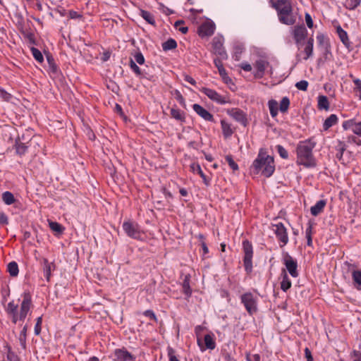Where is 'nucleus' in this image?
Returning a JSON list of instances; mask_svg holds the SVG:
<instances>
[{
  "label": "nucleus",
  "instance_id": "nucleus-1",
  "mask_svg": "<svg viewBox=\"0 0 361 361\" xmlns=\"http://www.w3.org/2000/svg\"><path fill=\"white\" fill-rule=\"evenodd\" d=\"M315 145L316 142L312 139L300 142L296 147L297 164L307 168L315 166L316 162L312 153Z\"/></svg>",
  "mask_w": 361,
  "mask_h": 361
},
{
  "label": "nucleus",
  "instance_id": "nucleus-2",
  "mask_svg": "<svg viewBox=\"0 0 361 361\" xmlns=\"http://www.w3.org/2000/svg\"><path fill=\"white\" fill-rule=\"evenodd\" d=\"M273 7L277 11L279 21L287 25H292L296 21L293 13L291 4L287 0H277L272 3Z\"/></svg>",
  "mask_w": 361,
  "mask_h": 361
},
{
  "label": "nucleus",
  "instance_id": "nucleus-3",
  "mask_svg": "<svg viewBox=\"0 0 361 361\" xmlns=\"http://www.w3.org/2000/svg\"><path fill=\"white\" fill-rule=\"evenodd\" d=\"M252 166L256 173L259 171L265 177H270L275 170L274 158L260 150L257 159L253 161Z\"/></svg>",
  "mask_w": 361,
  "mask_h": 361
},
{
  "label": "nucleus",
  "instance_id": "nucleus-4",
  "mask_svg": "<svg viewBox=\"0 0 361 361\" xmlns=\"http://www.w3.org/2000/svg\"><path fill=\"white\" fill-rule=\"evenodd\" d=\"M23 298L20 312L9 314L11 317L12 322L14 324H16L18 320L23 321L30 311L32 297L30 292H25L23 295Z\"/></svg>",
  "mask_w": 361,
  "mask_h": 361
},
{
  "label": "nucleus",
  "instance_id": "nucleus-5",
  "mask_svg": "<svg viewBox=\"0 0 361 361\" xmlns=\"http://www.w3.org/2000/svg\"><path fill=\"white\" fill-rule=\"evenodd\" d=\"M243 252V265L247 274L252 271L253 246L248 240H244L242 243Z\"/></svg>",
  "mask_w": 361,
  "mask_h": 361
},
{
  "label": "nucleus",
  "instance_id": "nucleus-6",
  "mask_svg": "<svg viewBox=\"0 0 361 361\" xmlns=\"http://www.w3.org/2000/svg\"><path fill=\"white\" fill-rule=\"evenodd\" d=\"M293 38L297 46L298 50L300 51L303 45L305 39H307V30L305 25H296L292 29L291 32Z\"/></svg>",
  "mask_w": 361,
  "mask_h": 361
},
{
  "label": "nucleus",
  "instance_id": "nucleus-7",
  "mask_svg": "<svg viewBox=\"0 0 361 361\" xmlns=\"http://www.w3.org/2000/svg\"><path fill=\"white\" fill-rule=\"evenodd\" d=\"M240 301L243 304L247 312L253 314L257 310V299L250 292H247L240 296Z\"/></svg>",
  "mask_w": 361,
  "mask_h": 361
},
{
  "label": "nucleus",
  "instance_id": "nucleus-8",
  "mask_svg": "<svg viewBox=\"0 0 361 361\" xmlns=\"http://www.w3.org/2000/svg\"><path fill=\"white\" fill-rule=\"evenodd\" d=\"M122 227L128 237L135 240H142L143 233L141 231L137 224H135L130 221H124Z\"/></svg>",
  "mask_w": 361,
  "mask_h": 361
},
{
  "label": "nucleus",
  "instance_id": "nucleus-9",
  "mask_svg": "<svg viewBox=\"0 0 361 361\" xmlns=\"http://www.w3.org/2000/svg\"><path fill=\"white\" fill-rule=\"evenodd\" d=\"M273 231L278 240L281 243V247H283L288 243V235L287 229L283 223L272 224Z\"/></svg>",
  "mask_w": 361,
  "mask_h": 361
},
{
  "label": "nucleus",
  "instance_id": "nucleus-10",
  "mask_svg": "<svg viewBox=\"0 0 361 361\" xmlns=\"http://www.w3.org/2000/svg\"><path fill=\"white\" fill-rule=\"evenodd\" d=\"M313 48L314 39L312 37H310L307 39L305 42H304L302 48L298 51L299 52L296 56L297 58L302 57L303 60H307L313 55Z\"/></svg>",
  "mask_w": 361,
  "mask_h": 361
},
{
  "label": "nucleus",
  "instance_id": "nucleus-11",
  "mask_svg": "<svg viewBox=\"0 0 361 361\" xmlns=\"http://www.w3.org/2000/svg\"><path fill=\"white\" fill-rule=\"evenodd\" d=\"M200 92L207 95L211 100L219 104H225L229 102V100L226 97L221 96L214 90L207 88V87H202L200 89Z\"/></svg>",
  "mask_w": 361,
  "mask_h": 361
},
{
  "label": "nucleus",
  "instance_id": "nucleus-12",
  "mask_svg": "<svg viewBox=\"0 0 361 361\" xmlns=\"http://www.w3.org/2000/svg\"><path fill=\"white\" fill-rule=\"evenodd\" d=\"M224 39L222 37H214L212 40V48L215 54L221 59H226L228 55L224 48Z\"/></svg>",
  "mask_w": 361,
  "mask_h": 361
},
{
  "label": "nucleus",
  "instance_id": "nucleus-13",
  "mask_svg": "<svg viewBox=\"0 0 361 361\" xmlns=\"http://www.w3.org/2000/svg\"><path fill=\"white\" fill-rule=\"evenodd\" d=\"M283 264L291 276L295 278L298 276L297 261L288 253L284 256Z\"/></svg>",
  "mask_w": 361,
  "mask_h": 361
},
{
  "label": "nucleus",
  "instance_id": "nucleus-14",
  "mask_svg": "<svg viewBox=\"0 0 361 361\" xmlns=\"http://www.w3.org/2000/svg\"><path fill=\"white\" fill-rule=\"evenodd\" d=\"M227 113L229 116H231L234 120L237 122L240 123L243 126H246L247 125V118L246 114L240 109L238 108H232L227 111Z\"/></svg>",
  "mask_w": 361,
  "mask_h": 361
},
{
  "label": "nucleus",
  "instance_id": "nucleus-15",
  "mask_svg": "<svg viewBox=\"0 0 361 361\" xmlns=\"http://www.w3.org/2000/svg\"><path fill=\"white\" fill-rule=\"evenodd\" d=\"M347 264L349 271H350L351 272L354 287L357 290H361V270L355 269V265L353 264H351L350 263H347Z\"/></svg>",
  "mask_w": 361,
  "mask_h": 361
},
{
  "label": "nucleus",
  "instance_id": "nucleus-16",
  "mask_svg": "<svg viewBox=\"0 0 361 361\" xmlns=\"http://www.w3.org/2000/svg\"><path fill=\"white\" fill-rule=\"evenodd\" d=\"M192 109L199 116H200L204 121L214 122L213 115L206 109L202 107L201 105L198 104H194L192 105Z\"/></svg>",
  "mask_w": 361,
  "mask_h": 361
},
{
  "label": "nucleus",
  "instance_id": "nucleus-17",
  "mask_svg": "<svg viewBox=\"0 0 361 361\" xmlns=\"http://www.w3.org/2000/svg\"><path fill=\"white\" fill-rule=\"evenodd\" d=\"M33 144L34 143L32 141L24 143L19 140H16L15 149L16 154L20 157L24 156Z\"/></svg>",
  "mask_w": 361,
  "mask_h": 361
},
{
  "label": "nucleus",
  "instance_id": "nucleus-18",
  "mask_svg": "<svg viewBox=\"0 0 361 361\" xmlns=\"http://www.w3.org/2000/svg\"><path fill=\"white\" fill-rule=\"evenodd\" d=\"M117 361H133L135 357L126 349H116L114 352Z\"/></svg>",
  "mask_w": 361,
  "mask_h": 361
},
{
  "label": "nucleus",
  "instance_id": "nucleus-19",
  "mask_svg": "<svg viewBox=\"0 0 361 361\" xmlns=\"http://www.w3.org/2000/svg\"><path fill=\"white\" fill-rule=\"evenodd\" d=\"M215 30V25L212 23H203L199 27V35L202 37L211 36L214 34Z\"/></svg>",
  "mask_w": 361,
  "mask_h": 361
},
{
  "label": "nucleus",
  "instance_id": "nucleus-20",
  "mask_svg": "<svg viewBox=\"0 0 361 361\" xmlns=\"http://www.w3.org/2000/svg\"><path fill=\"white\" fill-rule=\"evenodd\" d=\"M221 59H215L214 60V63L215 66L217 68L218 71L221 77L222 78V80L224 82L228 83L231 82V79L228 76V74L226 73V69L224 68L223 63L221 62Z\"/></svg>",
  "mask_w": 361,
  "mask_h": 361
},
{
  "label": "nucleus",
  "instance_id": "nucleus-21",
  "mask_svg": "<svg viewBox=\"0 0 361 361\" xmlns=\"http://www.w3.org/2000/svg\"><path fill=\"white\" fill-rule=\"evenodd\" d=\"M171 116L177 121L183 123L185 122V113L178 109L176 106H173L170 110Z\"/></svg>",
  "mask_w": 361,
  "mask_h": 361
},
{
  "label": "nucleus",
  "instance_id": "nucleus-22",
  "mask_svg": "<svg viewBox=\"0 0 361 361\" xmlns=\"http://www.w3.org/2000/svg\"><path fill=\"white\" fill-rule=\"evenodd\" d=\"M268 62L262 59L257 60L255 62V67L257 69V72L255 74V78H261L263 77Z\"/></svg>",
  "mask_w": 361,
  "mask_h": 361
},
{
  "label": "nucleus",
  "instance_id": "nucleus-23",
  "mask_svg": "<svg viewBox=\"0 0 361 361\" xmlns=\"http://www.w3.org/2000/svg\"><path fill=\"white\" fill-rule=\"evenodd\" d=\"M326 204V200H320L317 201V203L310 208L311 214L314 216H318L323 212Z\"/></svg>",
  "mask_w": 361,
  "mask_h": 361
},
{
  "label": "nucleus",
  "instance_id": "nucleus-24",
  "mask_svg": "<svg viewBox=\"0 0 361 361\" xmlns=\"http://www.w3.org/2000/svg\"><path fill=\"white\" fill-rule=\"evenodd\" d=\"M43 264L44 276L47 281H49L51 271L55 269L56 266L54 262H49L47 259H43Z\"/></svg>",
  "mask_w": 361,
  "mask_h": 361
},
{
  "label": "nucleus",
  "instance_id": "nucleus-25",
  "mask_svg": "<svg viewBox=\"0 0 361 361\" xmlns=\"http://www.w3.org/2000/svg\"><path fill=\"white\" fill-rule=\"evenodd\" d=\"M190 169L193 173H197L202 178L204 183L206 185H209V179L203 173L200 166L198 164L193 163L190 165Z\"/></svg>",
  "mask_w": 361,
  "mask_h": 361
},
{
  "label": "nucleus",
  "instance_id": "nucleus-26",
  "mask_svg": "<svg viewBox=\"0 0 361 361\" xmlns=\"http://www.w3.org/2000/svg\"><path fill=\"white\" fill-rule=\"evenodd\" d=\"M338 122V117L336 114H331L324 122V130H329L331 127L336 124Z\"/></svg>",
  "mask_w": 361,
  "mask_h": 361
},
{
  "label": "nucleus",
  "instance_id": "nucleus-27",
  "mask_svg": "<svg viewBox=\"0 0 361 361\" xmlns=\"http://www.w3.org/2000/svg\"><path fill=\"white\" fill-rule=\"evenodd\" d=\"M222 133L225 138H228L232 135L233 131L231 128V124L225 120L221 121Z\"/></svg>",
  "mask_w": 361,
  "mask_h": 361
},
{
  "label": "nucleus",
  "instance_id": "nucleus-28",
  "mask_svg": "<svg viewBox=\"0 0 361 361\" xmlns=\"http://www.w3.org/2000/svg\"><path fill=\"white\" fill-rule=\"evenodd\" d=\"M1 197L3 202L7 205H11L16 201L13 193L9 191L3 192Z\"/></svg>",
  "mask_w": 361,
  "mask_h": 361
},
{
  "label": "nucleus",
  "instance_id": "nucleus-29",
  "mask_svg": "<svg viewBox=\"0 0 361 361\" xmlns=\"http://www.w3.org/2000/svg\"><path fill=\"white\" fill-rule=\"evenodd\" d=\"M7 270L11 276H17L19 272L18 264L14 261L9 262L7 265Z\"/></svg>",
  "mask_w": 361,
  "mask_h": 361
},
{
  "label": "nucleus",
  "instance_id": "nucleus-30",
  "mask_svg": "<svg viewBox=\"0 0 361 361\" xmlns=\"http://www.w3.org/2000/svg\"><path fill=\"white\" fill-rule=\"evenodd\" d=\"M28 326L27 324H25L22 331L20 333L19 335V342L20 345L23 349L26 348V338H27V331Z\"/></svg>",
  "mask_w": 361,
  "mask_h": 361
},
{
  "label": "nucleus",
  "instance_id": "nucleus-31",
  "mask_svg": "<svg viewBox=\"0 0 361 361\" xmlns=\"http://www.w3.org/2000/svg\"><path fill=\"white\" fill-rule=\"evenodd\" d=\"M336 31L341 41L347 46L350 43L347 32L341 26L337 27Z\"/></svg>",
  "mask_w": 361,
  "mask_h": 361
},
{
  "label": "nucleus",
  "instance_id": "nucleus-32",
  "mask_svg": "<svg viewBox=\"0 0 361 361\" xmlns=\"http://www.w3.org/2000/svg\"><path fill=\"white\" fill-rule=\"evenodd\" d=\"M290 287H291V281L289 279L287 274L284 271L283 274V279H282V281L281 282V288L284 292H286Z\"/></svg>",
  "mask_w": 361,
  "mask_h": 361
},
{
  "label": "nucleus",
  "instance_id": "nucleus-33",
  "mask_svg": "<svg viewBox=\"0 0 361 361\" xmlns=\"http://www.w3.org/2000/svg\"><path fill=\"white\" fill-rule=\"evenodd\" d=\"M318 108L319 109L328 110L329 108V102L327 97L321 95L318 97Z\"/></svg>",
  "mask_w": 361,
  "mask_h": 361
},
{
  "label": "nucleus",
  "instance_id": "nucleus-34",
  "mask_svg": "<svg viewBox=\"0 0 361 361\" xmlns=\"http://www.w3.org/2000/svg\"><path fill=\"white\" fill-rule=\"evenodd\" d=\"M268 106L271 117L274 118L278 114V103L276 100L271 99L268 102Z\"/></svg>",
  "mask_w": 361,
  "mask_h": 361
},
{
  "label": "nucleus",
  "instance_id": "nucleus-35",
  "mask_svg": "<svg viewBox=\"0 0 361 361\" xmlns=\"http://www.w3.org/2000/svg\"><path fill=\"white\" fill-rule=\"evenodd\" d=\"M140 16L150 25L155 24L154 16L150 12L145 10H141Z\"/></svg>",
  "mask_w": 361,
  "mask_h": 361
},
{
  "label": "nucleus",
  "instance_id": "nucleus-36",
  "mask_svg": "<svg viewBox=\"0 0 361 361\" xmlns=\"http://www.w3.org/2000/svg\"><path fill=\"white\" fill-rule=\"evenodd\" d=\"M177 47V43L173 39H169L162 44V48L164 51L171 50Z\"/></svg>",
  "mask_w": 361,
  "mask_h": 361
},
{
  "label": "nucleus",
  "instance_id": "nucleus-37",
  "mask_svg": "<svg viewBox=\"0 0 361 361\" xmlns=\"http://www.w3.org/2000/svg\"><path fill=\"white\" fill-rule=\"evenodd\" d=\"M204 341L207 348L210 350H213L215 348L216 343L211 335L206 334L204 336Z\"/></svg>",
  "mask_w": 361,
  "mask_h": 361
},
{
  "label": "nucleus",
  "instance_id": "nucleus-38",
  "mask_svg": "<svg viewBox=\"0 0 361 361\" xmlns=\"http://www.w3.org/2000/svg\"><path fill=\"white\" fill-rule=\"evenodd\" d=\"M182 287L183 293L190 297L192 293V290L190 286V279L188 276H185V279L183 280Z\"/></svg>",
  "mask_w": 361,
  "mask_h": 361
},
{
  "label": "nucleus",
  "instance_id": "nucleus-39",
  "mask_svg": "<svg viewBox=\"0 0 361 361\" xmlns=\"http://www.w3.org/2000/svg\"><path fill=\"white\" fill-rule=\"evenodd\" d=\"M49 225L50 228L57 233H62L64 231V228L63 227V226L59 224L58 222L50 221L49 223Z\"/></svg>",
  "mask_w": 361,
  "mask_h": 361
},
{
  "label": "nucleus",
  "instance_id": "nucleus-40",
  "mask_svg": "<svg viewBox=\"0 0 361 361\" xmlns=\"http://www.w3.org/2000/svg\"><path fill=\"white\" fill-rule=\"evenodd\" d=\"M173 95L174 96L175 99L179 102V104L184 108L186 107L185 100L184 97H183L180 92L178 90H175L173 92H172Z\"/></svg>",
  "mask_w": 361,
  "mask_h": 361
},
{
  "label": "nucleus",
  "instance_id": "nucleus-41",
  "mask_svg": "<svg viewBox=\"0 0 361 361\" xmlns=\"http://www.w3.org/2000/svg\"><path fill=\"white\" fill-rule=\"evenodd\" d=\"M30 51L32 52L33 57L35 58V59L37 61H38L39 63L43 62V61H44L43 55H42V52L38 49H37L35 47H31Z\"/></svg>",
  "mask_w": 361,
  "mask_h": 361
},
{
  "label": "nucleus",
  "instance_id": "nucleus-42",
  "mask_svg": "<svg viewBox=\"0 0 361 361\" xmlns=\"http://www.w3.org/2000/svg\"><path fill=\"white\" fill-rule=\"evenodd\" d=\"M361 0H346L345 7L348 10L355 9L360 4Z\"/></svg>",
  "mask_w": 361,
  "mask_h": 361
},
{
  "label": "nucleus",
  "instance_id": "nucleus-43",
  "mask_svg": "<svg viewBox=\"0 0 361 361\" xmlns=\"http://www.w3.org/2000/svg\"><path fill=\"white\" fill-rule=\"evenodd\" d=\"M290 105V100L287 97H284L281 102L279 106V109L282 113H285L288 111Z\"/></svg>",
  "mask_w": 361,
  "mask_h": 361
},
{
  "label": "nucleus",
  "instance_id": "nucleus-44",
  "mask_svg": "<svg viewBox=\"0 0 361 361\" xmlns=\"http://www.w3.org/2000/svg\"><path fill=\"white\" fill-rule=\"evenodd\" d=\"M48 71L49 74L54 77L58 76L60 73V71L55 62L48 65Z\"/></svg>",
  "mask_w": 361,
  "mask_h": 361
},
{
  "label": "nucleus",
  "instance_id": "nucleus-45",
  "mask_svg": "<svg viewBox=\"0 0 361 361\" xmlns=\"http://www.w3.org/2000/svg\"><path fill=\"white\" fill-rule=\"evenodd\" d=\"M129 66L132 71L137 75L141 76L142 75V73L141 71V69L138 67V66L136 64L135 61L130 59L129 61Z\"/></svg>",
  "mask_w": 361,
  "mask_h": 361
},
{
  "label": "nucleus",
  "instance_id": "nucleus-46",
  "mask_svg": "<svg viewBox=\"0 0 361 361\" xmlns=\"http://www.w3.org/2000/svg\"><path fill=\"white\" fill-rule=\"evenodd\" d=\"M336 148H337V150L338 152L337 153V154H336V157L338 159H341L342 158V157H343V152L346 149V146H345L344 142H343L341 141H338V145L336 147Z\"/></svg>",
  "mask_w": 361,
  "mask_h": 361
},
{
  "label": "nucleus",
  "instance_id": "nucleus-47",
  "mask_svg": "<svg viewBox=\"0 0 361 361\" xmlns=\"http://www.w3.org/2000/svg\"><path fill=\"white\" fill-rule=\"evenodd\" d=\"M18 307L17 304H15L14 301H11L8 303L6 312L8 314H13L18 312Z\"/></svg>",
  "mask_w": 361,
  "mask_h": 361
},
{
  "label": "nucleus",
  "instance_id": "nucleus-48",
  "mask_svg": "<svg viewBox=\"0 0 361 361\" xmlns=\"http://www.w3.org/2000/svg\"><path fill=\"white\" fill-rule=\"evenodd\" d=\"M355 124H356V122L355 121L354 119H350V120L345 121L343 123L342 126L345 130L351 129L352 131H353V128L355 127Z\"/></svg>",
  "mask_w": 361,
  "mask_h": 361
},
{
  "label": "nucleus",
  "instance_id": "nucleus-49",
  "mask_svg": "<svg viewBox=\"0 0 361 361\" xmlns=\"http://www.w3.org/2000/svg\"><path fill=\"white\" fill-rule=\"evenodd\" d=\"M227 163L228 164L231 169H233V171H237L238 170V164L234 161L233 157L231 155H226L225 157Z\"/></svg>",
  "mask_w": 361,
  "mask_h": 361
},
{
  "label": "nucleus",
  "instance_id": "nucleus-50",
  "mask_svg": "<svg viewBox=\"0 0 361 361\" xmlns=\"http://www.w3.org/2000/svg\"><path fill=\"white\" fill-rule=\"evenodd\" d=\"M167 353H168V357H169V361H180L177 358V357L176 355V351L173 348L169 346L167 348Z\"/></svg>",
  "mask_w": 361,
  "mask_h": 361
},
{
  "label": "nucleus",
  "instance_id": "nucleus-51",
  "mask_svg": "<svg viewBox=\"0 0 361 361\" xmlns=\"http://www.w3.org/2000/svg\"><path fill=\"white\" fill-rule=\"evenodd\" d=\"M277 152L280 157L283 159H288V153L287 150L281 145H279L276 147Z\"/></svg>",
  "mask_w": 361,
  "mask_h": 361
},
{
  "label": "nucleus",
  "instance_id": "nucleus-52",
  "mask_svg": "<svg viewBox=\"0 0 361 361\" xmlns=\"http://www.w3.org/2000/svg\"><path fill=\"white\" fill-rule=\"evenodd\" d=\"M295 87L302 91H306L308 87V82L307 80H300L295 84Z\"/></svg>",
  "mask_w": 361,
  "mask_h": 361
},
{
  "label": "nucleus",
  "instance_id": "nucleus-53",
  "mask_svg": "<svg viewBox=\"0 0 361 361\" xmlns=\"http://www.w3.org/2000/svg\"><path fill=\"white\" fill-rule=\"evenodd\" d=\"M0 97L6 102H8L11 99V95L8 92H7L5 90L0 87Z\"/></svg>",
  "mask_w": 361,
  "mask_h": 361
},
{
  "label": "nucleus",
  "instance_id": "nucleus-54",
  "mask_svg": "<svg viewBox=\"0 0 361 361\" xmlns=\"http://www.w3.org/2000/svg\"><path fill=\"white\" fill-rule=\"evenodd\" d=\"M135 61L140 65H142L145 63V58L143 54L141 52H137L135 56Z\"/></svg>",
  "mask_w": 361,
  "mask_h": 361
},
{
  "label": "nucleus",
  "instance_id": "nucleus-55",
  "mask_svg": "<svg viewBox=\"0 0 361 361\" xmlns=\"http://www.w3.org/2000/svg\"><path fill=\"white\" fill-rule=\"evenodd\" d=\"M42 322V317H39L37 319V322H36L35 326V334L36 335H39L41 332Z\"/></svg>",
  "mask_w": 361,
  "mask_h": 361
},
{
  "label": "nucleus",
  "instance_id": "nucleus-56",
  "mask_svg": "<svg viewBox=\"0 0 361 361\" xmlns=\"http://www.w3.org/2000/svg\"><path fill=\"white\" fill-rule=\"evenodd\" d=\"M353 83L355 85V88L359 92V98L361 99V80L359 78H355L353 79Z\"/></svg>",
  "mask_w": 361,
  "mask_h": 361
},
{
  "label": "nucleus",
  "instance_id": "nucleus-57",
  "mask_svg": "<svg viewBox=\"0 0 361 361\" xmlns=\"http://www.w3.org/2000/svg\"><path fill=\"white\" fill-rule=\"evenodd\" d=\"M305 22H306L307 26L309 28H312L313 27V20H312L311 16L308 13H306L305 16Z\"/></svg>",
  "mask_w": 361,
  "mask_h": 361
},
{
  "label": "nucleus",
  "instance_id": "nucleus-58",
  "mask_svg": "<svg viewBox=\"0 0 361 361\" xmlns=\"http://www.w3.org/2000/svg\"><path fill=\"white\" fill-rule=\"evenodd\" d=\"M7 359L9 361H20L18 355H16L15 353L11 352L10 350L8 351V353L7 354Z\"/></svg>",
  "mask_w": 361,
  "mask_h": 361
},
{
  "label": "nucleus",
  "instance_id": "nucleus-59",
  "mask_svg": "<svg viewBox=\"0 0 361 361\" xmlns=\"http://www.w3.org/2000/svg\"><path fill=\"white\" fill-rule=\"evenodd\" d=\"M143 314L146 317H149L152 320L157 321V319L155 314L154 313V312L152 310H145Z\"/></svg>",
  "mask_w": 361,
  "mask_h": 361
},
{
  "label": "nucleus",
  "instance_id": "nucleus-60",
  "mask_svg": "<svg viewBox=\"0 0 361 361\" xmlns=\"http://www.w3.org/2000/svg\"><path fill=\"white\" fill-rule=\"evenodd\" d=\"M0 224L3 225L8 224V218L4 212L0 213Z\"/></svg>",
  "mask_w": 361,
  "mask_h": 361
},
{
  "label": "nucleus",
  "instance_id": "nucleus-61",
  "mask_svg": "<svg viewBox=\"0 0 361 361\" xmlns=\"http://www.w3.org/2000/svg\"><path fill=\"white\" fill-rule=\"evenodd\" d=\"M353 132L361 137V122L356 123Z\"/></svg>",
  "mask_w": 361,
  "mask_h": 361
},
{
  "label": "nucleus",
  "instance_id": "nucleus-62",
  "mask_svg": "<svg viewBox=\"0 0 361 361\" xmlns=\"http://www.w3.org/2000/svg\"><path fill=\"white\" fill-rule=\"evenodd\" d=\"M348 141L349 142H353V143L356 144L357 145H360L361 146V140L358 139L355 136H350V137H348Z\"/></svg>",
  "mask_w": 361,
  "mask_h": 361
},
{
  "label": "nucleus",
  "instance_id": "nucleus-63",
  "mask_svg": "<svg viewBox=\"0 0 361 361\" xmlns=\"http://www.w3.org/2000/svg\"><path fill=\"white\" fill-rule=\"evenodd\" d=\"M240 67L244 70L245 71H247V72H249V71H252V66L247 63V62H243L240 65Z\"/></svg>",
  "mask_w": 361,
  "mask_h": 361
},
{
  "label": "nucleus",
  "instance_id": "nucleus-64",
  "mask_svg": "<svg viewBox=\"0 0 361 361\" xmlns=\"http://www.w3.org/2000/svg\"><path fill=\"white\" fill-rule=\"evenodd\" d=\"M353 361H361V352L354 350L353 351Z\"/></svg>",
  "mask_w": 361,
  "mask_h": 361
}]
</instances>
